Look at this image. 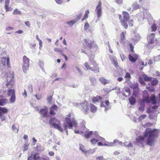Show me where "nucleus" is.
<instances>
[{
  "label": "nucleus",
  "instance_id": "nucleus-28",
  "mask_svg": "<svg viewBox=\"0 0 160 160\" xmlns=\"http://www.w3.org/2000/svg\"><path fill=\"white\" fill-rule=\"evenodd\" d=\"M8 102V100L6 98L0 99V105L3 106L5 105Z\"/></svg>",
  "mask_w": 160,
  "mask_h": 160
},
{
  "label": "nucleus",
  "instance_id": "nucleus-24",
  "mask_svg": "<svg viewBox=\"0 0 160 160\" xmlns=\"http://www.w3.org/2000/svg\"><path fill=\"white\" fill-rule=\"evenodd\" d=\"M102 99V97L100 96L97 95L96 97H93L92 98V100L93 103H95L96 102H99V100H101Z\"/></svg>",
  "mask_w": 160,
  "mask_h": 160
},
{
  "label": "nucleus",
  "instance_id": "nucleus-35",
  "mask_svg": "<svg viewBox=\"0 0 160 160\" xmlns=\"http://www.w3.org/2000/svg\"><path fill=\"white\" fill-rule=\"evenodd\" d=\"M151 84L152 86H154L156 85L158 82V80L156 78H154L151 80Z\"/></svg>",
  "mask_w": 160,
  "mask_h": 160
},
{
  "label": "nucleus",
  "instance_id": "nucleus-31",
  "mask_svg": "<svg viewBox=\"0 0 160 160\" xmlns=\"http://www.w3.org/2000/svg\"><path fill=\"white\" fill-rule=\"evenodd\" d=\"M129 100L131 105H134L136 102L135 99L132 96L129 99Z\"/></svg>",
  "mask_w": 160,
  "mask_h": 160
},
{
  "label": "nucleus",
  "instance_id": "nucleus-34",
  "mask_svg": "<svg viewBox=\"0 0 160 160\" xmlns=\"http://www.w3.org/2000/svg\"><path fill=\"white\" fill-rule=\"evenodd\" d=\"M130 87L131 88L133 89V90L139 88L137 83H134L131 85Z\"/></svg>",
  "mask_w": 160,
  "mask_h": 160
},
{
  "label": "nucleus",
  "instance_id": "nucleus-53",
  "mask_svg": "<svg viewBox=\"0 0 160 160\" xmlns=\"http://www.w3.org/2000/svg\"><path fill=\"white\" fill-rule=\"evenodd\" d=\"M96 159L99 160H105L103 156H99L97 157Z\"/></svg>",
  "mask_w": 160,
  "mask_h": 160
},
{
  "label": "nucleus",
  "instance_id": "nucleus-48",
  "mask_svg": "<svg viewBox=\"0 0 160 160\" xmlns=\"http://www.w3.org/2000/svg\"><path fill=\"white\" fill-rule=\"evenodd\" d=\"M23 151H26L27 150L28 148V146L27 144H25L23 145Z\"/></svg>",
  "mask_w": 160,
  "mask_h": 160
},
{
  "label": "nucleus",
  "instance_id": "nucleus-40",
  "mask_svg": "<svg viewBox=\"0 0 160 160\" xmlns=\"http://www.w3.org/2000/svg\"><path fill=\"white\" fill-rule=\"evenodd\" d=\"M141 39V37L139 34H136L135 35L134 40H139Z\"/></svg>",
  "mask_w": 160,
  "mask_h": 160
},
{
  "label": "nucleus",
  "instance_id": "nucleus-22",
  "mask_svg": "<svg viewBox=\"0 0 160 160\" xmlns=\"http://www.w3.org/2000/svg\"><path fill=\"white\" fill-rule=\"evenodd\" d=\"M99 80L101 83L104 85L109 83V81L108 80L106 79L103 77H100L99 79Z\"/></svg>",
  "mask_w": 160,
  "mask_h": 160
},
{
  "label": "nucleus",
  "instance_id": "nucleus-60",
  "mask_svg": "<svg viewBox=\"0 0 160 160\" xmlns=\"http://www.w3.org/2000/svg\"><path fill=\"white\" fill-rule=\"evenodd\" d=\"M66 66V64L65 63H64L63 64L61 68H62V69L65 68Z\"/></svg>",
  "mask_w": 160,
  "mask_h": 160
},
{
  "label": "nucleus",
  "instance_id": "nucleus-58",
  "mask_svg": "<svg viewBox=\"0 0 160 160\" xmlns=\"http://www.w3.org/2000/svg\"><path fill=\"white\" fill-rule=\"evenodd\" d=\"M6 30L8 31L10 30H13V28L11 27H8L6 28Z\"/></svg>",
  "mask_w": 160,
  "mask_h": 160
},
{
  "label": "nucleus",
  "instance_id": "nucleus-25",
  "mask_svg": "<svg viewBox=\"0 0 160 160\" xmlns=\"http://www.w3.org/2000/svg\"><path fill=\"white\" fill-rule=\"evenodd\" d=\"M90 111L91 112L94 113L97 111V108L93 104L90 103Z\"/></svg>",
  "mask_w": 160,
  "mask_h": 160
},
{
  "label": "nucleus",
  "instance_id": "nucleus-12",
  "mask_svg": "<svg viewBox=\"0 0 160 160\" xmlns=\"http://www.w3.org/2000/svg\"><path fill=\"white\" fill-rule=\"evenodd\" d=\"M7 95L8 96H11L10 101L11 103L14 102L16 100L15 92L14 89H9L8 91Z\"/></svg>",
  "mask_w": 160,
  "mask_h": 160
},
{
  "label": "nucleus",
  "instance_id": "nucleus-54",
  "mask_svg": "<svg viewBox=\"0 0 160 160\" xmlns=\"http://www.w3.org/2000/svg\"><path fill=\"white\" fill-rule=\"evenodd\" d=\"M25 25L28 28H30V23L29 21H27L25 22Z\"/></svg>",
  "mask_w": 160,
  "mask_h": 160
},
{
  "label": "nucleus",
  "instance_id": "nucleus-41",
  "mask_svg": "<svg viewBox=\"0 0 160 160\" xmlns=\"http://www.w3.org/2000/svg\"><path fill=\"white\" fill-rule=\"evenodd\" d=\"M98 141V140L95 138L91 139L90 140V142L91 143L93 144H95Z\"/></svg>",
  "mask_w": 160,
  "mask_h": 160
},
{
  "label": "nucleus",
  "instance_id": "nucleus-59",
  "mask_svg": "<svg viewBox=\"0 0 160 160\" xmlns=\"http://www.w3.org/2000/svg\"><path fill=\"white\" fill-rule=\"evenodd\" d=\"M23 96L24 97H26L27 96V93L26 91L24 90V92L23 93Z\"/></svg>",
  "mask_w": 160,
  "mask_h": 160
},
{
  "label": "nucleus",
  "instance_id": "nucleus-15",
  "mask_svg": "<svg viewBox=\"0 0 160 160\" xmlns=\"http://www.w3.org/2000/svg\"><path fill=\"white\" fill-rule=\"evenodd\" d=\"M8 110L7 108L4 107H0V118L1 121H3L5 120V117L3 115V113L6 114Z\"/></svg>",
  "mask_w": 160,
  "mask_h": 160
},
{
  "label": "nucleus",
  "instance_id": "nucleus-50",
  "mask_svg": "<svg viewBox=\"0 0 160 160\" xmlns=\"http://www.w3.org/2000/svg\"><path fill=\"white\" fill-rule=\"evenodd\" d=\"M74 132L76 134H82L84 133L83 131H79L78 130H74Z\"/></svg>",
  "mask_w": 160,
  "mask_h": 160
},
{
  "label": "nucleus",
  "instance_id": "nucleus-3",
  "mask_svg": "<svg viewBox=\"0 0 160 160\" xmlns=\"http://www.w3.org/2000/svg\"><path fill=\"white\" fill-rule=\"evenodd\" d=\"M77 123L74 119H71V115L69 114L68 117H66L64 122L63 128L65 130H67L68 128L72 129L73 126L76 127Z\"/></svg>",
  "mask_w": 160,
  "mask_h": 160
},
{
  "label": "nucleus",
  "instance_id": "nucleus-6",
  "mask_svg": "<svg viewBox=\"0 0 160 160\" xmlns=\"http://www.w3.org/2000/svg\"><path fill=\"white\" fill-rule=\"evenodd\" d=\"M136 17L138 20L141 21L144 18L147 19H150L151 18V16L147 10L143 9L142 13L140 12L138 13Z\"/></svg>",
  "mask_w": 160,
  "mask_h": 160
},
{
  "label": "nucleus",
  "instance_id": "nucleus-16",
  "mask_svg": "<svg viewBox=\"0 0 160 160\" xmlns=\"http://www.w3.org/2000/svg\"><path fill=\"white\" fill-rule=\"evenodd\" d=\"M84 131H83L84 133V137L86 139L89 138L90 136L93 133V132L92 131H89V130L86 128L85 126L83 127Z\"/></svg>",
  "mask_w": 160,
  "mask_h": 160
},
{
  "label": "nucleus",
  "instance_id": "nucleus-57",
  "mask_svg": "<svg viewBox=\"0 0 160 160\" xmlns=\"http://www.w3.org/2000/svg\"><path fill=\"white\" fill-rule=\"evenodd\" d=\"M121 40H123L124 39V34L123 32H122L121 34Z\"/></svg>",
  "mask_w": 160,
  "mask_h": 160
},
{
  "label": "nucleus",
  "instance_id": "nucleus-51",
  "mask_svg": "<svg viewBox=\"0 0 160 160\" xmlns=\"http://www.w3.org/2000/svg\"><path fill=\"white\" fill-rule=\"evenodd\" d=\"M56 2L58 4H61L63 2L64 0H55Z\"/></svg>",
  "mask_w": 160,
  "mask_h": 160
},
{
  "label": "nucleus",
  "instance_id": "nucleus-19",
  "mask_svg": "<svg viewBox=\"0 0 160 160\" xmlns=\"http://www.w3.org/2000/svg\"><path fill=\"white\" fill-rule=\"evenodd\" d=\"M131 94V91L129 88L128 87H125L123 89L122 94L125 96H129Z\"/></svg>",
  "mask_w": 160,
  "mask_h": 160
},
{
  "label": "nucleus",
  "instance_id": "nucleus-14",
  "mask_svg": "<svg viewBox=\"0 0 160 160\" xmlns=\"http://www.w3.org/2000/svg\"><path fill=\"white\" fill-rule=\"evenodd\" d=\"M48 108L47 107H44L43 108H41L39 111L38 113L43 118H46L48 116Z\"/></svg>",
  "mask_w": 160,
  "mask_h": 160
},
{
  "label": "nucleus",
  "instance_id": "nucleus-64",
  "mask_svg": "<svg viewBox=\"0 0 160 160\" xmlns=\"http://www.w3.org/2000/svg\"><path fill=\"white\" fill-rule=\"evenodd\" d=\"M144 109V106H141L139 108V109L142 111H143Z\"/></svg>",
  "mask_w": 160,
  "mask_h": 160
},
{
  "label": "nucleus",
  "instance_id": "nucleus-33",
  "mask_svg": "<svg viewBox=\"0 0 160 160\" xmlns=\"http://www.w3.org/2000/svg\"><path fill=\"white\" fill-rule=\"evenodd\" d=\"M18 128L19 127L15 124H13L12 126V130L16 132H18Z\"/></svg>",
  "mask_w": 160,
  "mask_h": 160
},
{
  "label": "nucleus",
  "instance_id": "nucleus-9",
  "mask_svg": "<svg viewBox=\"0 0 160 160\" xmlns=\"http://www.w3.org/2000/svg\"><path fill=\"white\" fill-rule=\"evenodd\" d=\"M7 76L6 77L7 83L6 85L7 88H11L14 83V81L13 80L14 75L10 73H7Z\"/></svg>",
  "mask_w": 160,
  "mask_h": 160
},
{
  "label": "nucleus",
  "instance_id": "nucleus-27",
  "mask_svg": "<svg viewBox=\"0 0 160 160\" xmlns=\"http://www.w3.org/2000/svg\"><path fill=\"white\" fill-rule=\"evenodd\" d=\"M143 78L145 81H151L153 78L151 77H148L147 75H144L143 76Z\"/></svg>",
  "mask_w": 160,
  "mask_h": 160
},
{
  "label": "nucleus",
  "instance_id": "nucleus-37",
  "mask_svg": "<svg viewBox=\"0 0 160 160\" xmlns=\"http://www.w3.org/2000/svg\"><path fill=\"white\" fill-rule=\"evenodd\" d=\"M13 15H21V12L19 11L18 9H16L13 11L12 13Z\"/></svg>",
  "mask_w": 160,
  "mask_h": 160
},
{
  "label": "nucleus",
  "instance_id": "nucleus-4",
  "mask_svg": "<svg viewBox=\"0 0 160 160\" xmlns=\"http://www.w3.org/2000/svg\"><path fill=\"white\" fill-rule=\"evenodd\" d=\"M122 13L124 20H120L122 25L124 27L125 29H127L128 27L127 22H128L129 26L131 27L132 26L133 24L132 22L133 21L132 19L129 20V15L128 13L126 11H123Z\"/></svg>",
  "mask_w": 160,
  "mask_h": 160
},
{
  "label": "nucleus",
  "instance_id": "nucleus-30",
  "mask_svg": "<svg viewBox=\"0 0 160 160\" xmlns=\"http://www.w3.org/2000/svg\"><path fill=\"white\" fill-rule=\"evenodd\" d=\"M89 11L88 10H87L86 11L84 16L82 18V21H84L88 18V15L89 14Z\"/></svg>",
  "mask_w": 160,
  "mask_h": 160
},
{
  "label": "nucleus",
  "instance_id": "nucleus-63",
  "mask_svg": "<svg viewBox=\"0 0 160 160\" xmlns=\"http://www.w3.org/2000/svg\"><path fill=\"white\" fill-rule=\"evenodd\" d=\"M122 80L123 78L121 77H119L117 78V80L119 82H121L122 81Z\"/></svg>",
  "mask_w": 160,
  "mask_h": 160
},
{
  "label": "nucleus",
  "instance_id": "nucleus-49",
  "mask_svg": "<svg viewBox=\"0 0 160 160\" xmlns=\"http://www.w3.org/2000/svg\"><path fill=\"white\" fill-rule=\"evenodd\" d=\"M5 8L6 9V12L10 11L12 10V8L10 7H9L8 6H7V7H5Z\"/></svg>",
  "mask_w": 160,
  "mask_h": 160
},
{
  "label": "nucleus",
  "instance_id": "nucleus-46",
  "mask_svg": "<svg viewBox=\"0 0 160 160\" xmlns=\"http://www.w3.org/2000/svg\"><path fill=\"white\" fill-rule=\"evenodd\" d=\"M151 28L152 31H155L157 29V27L155 24H153Z\"/></svg>",
  "mask_w": 160,
  "mask_h": 160
},
{
  "label": "nucleus",
  "instance_id": "nucleus-7",
  "mask_svg": "<svg viewBox=\"0 0 160 160\" xmlns=\"http://www.w3.org/2000/svg\"><path fill=\"white\" fill-rule=\"evenodd\" d=\"M49 123L55 128L58 129L61 132H63V129L60 126V121L57 118H50L49 120Z\"/></svg>",
  "mask_w": 160,
  "mask_h": 160
},
{
  "label": "nucleus",
  "instance_id": "nucleus-20",
  "mask_svg": "<svg viewBox=\"0 0 160 160\" xmlns=\"http://www.w3.org/2000/svg\"><path fill=\"white\" fill-rule=\"evenodd\" d=\"M58 108V106L56 105H53L50 108V114L52 115H55L56 114L55 112L57 111Z\"/></svg>",
  "mask_w": 160,
  "mask_h": 160
},
{
  "label": "nucleus",
  "instance_id": "nucleus-38",
  "mask_svg": "<svg viewBox=\"0 0 160 160\" xmlns=\"http://www.w3.org/2000/svg\"><path fill=\"white\" fill-rule=\"evenodd\" d=\"M146 88L147 89L149 92H154L155 90L153 88L147 87Z\"/></svg>",
  "mask_w": 160,
  "mask_h": 160
},
{
  "label": "nucleus",
  "instance_id": "nucleus-1",
  "mask_svg": "<svg viewBox=\"0 0 160 160\" xmlns=\"http://www.w3.org/2000/svg\"><path fill=\"white\" fill-rule=\"evenodd\" d=\"M158 132L155 129L152 130L149 128H147L144 132L143 136H140L136 138V140L138 143H142L145 138L148 136L147 139V144L152 146L154 142L155 139L157 138Z\"/></svg>",
  "mask_w": 160,
  "mask_h": 160
},
{
  "label": "nucleus",
  "instance_id": "nucleus-10",
  "mask_svg": "<svg viewBox=\"0 0 160 160\" xmlns=\"http://www.w3.org/2000/svg\"><path fill=\"white\" fill-rule=\"evenodd\" d=\"M88 41H85V43L83 44L82 47L81 52L86 54V52L94 47L93 43L91 41L90 42Z\"/></svg>",
  "mask_w": 160,
  "mask_h": 160
},
{
  "label": "nucleus",
  "instance_id": "nucleus-11",
  "mask_svg": "<svg viewBox=\"0 0 160 160\" xmlns=\"http://www.w3.org/2000/svg\"><path fill=\"white\" fill-rule=\"evenodd\" d=\"M102 3L99 1L95 9V12L96 13L97 19L95 22H97L100 20V18L102 15V7L101 6Z\"/></svg>",
  "mask_w": 160,
  "mask_h": 160
},
{
  "label": "nucleus",
  "instance_id": "nucleus-8",
  "mask_svg": "<svg viewBox=\"0 0 160 160\" xmlns=\"http://www.w3.org/2000/svg\"><path fill=\"white\" fill-rule=\"evenodd\" d=\"M22 59L23 65L22 66V69L24 73H26L27 71L29 69L30 66V59L26 56L24 55L23 56Z\"/></svg>",
  "mask_w": 160,
  "mask_h": 160
},
{
  "label": "nucleus",
  "instance_id": "nucleus-36",
  "mask_svg": "<svg viewBox=\"0 0 160 160\" xmlns=\"http://www.w3.org/2000/svg\"><path fill=\"white\" fill-rule=\"evenodd\" d=\"M154 34L153 33H152L148 36V40H153L154 39Z\"/></svg>",
  "mask_w": 160,
  "mask_h": 160
},
{
  "label": "nucleus",
  "instance_id": "nucleus-17",
  "mask_svg": "<svg viewBox=\"0 0 160 160\" xmlns=\"http://www.w3.org/2000/svg\"><path fill=\"white\" fill-rule=\"evenodd\" d=\"M2 63L4 66L7 65L8 67H10L9 58L8 57H3L1 58Z\"/></svg>",
  "mask_w": 160,
  "mask_h": 160
},
{
  "label": "nucleus",
  "instance_id": "nucleus-23",
  "mask_svg": "<svg viewBox=\"0 0 160 160\" xmlns=\"http://www.w3.org/2000/svg\"><path fill=\"white\" fill-rule=\"evenodd\" d=\"M84 30L87 32H92L91 29L90 28V26L87 22L85 24Z\"/></svg>",
  "mask_w": 160,
  "mask_h": 160
},
{
  "label": "nucleus",
  "instance_id": "nucleus-21",
  "mask_svg": "<svg viewBox=\"0 0 160 160\" xmlns=\"http://www.w3.org/2000/svg\"><path fill=\"white\" fill-rule=\"evenodd\" d=\"M128 58L129 60L132 62H136L138 58V56L136 54H134L131 55L129 54L128 55Z\"/></svg>",
  "mask_w": 160,
  "mask_h": 160
},
{
  "label": "nucleus",
  "instance_id": "nucleus-29",
  "mask_svg": "<svg viewBox=\"0 0 160 160\" xmlns=\"http://www.w3.org/2000/svg\"><path fill=\"white\" fill-rule=\"evenodd\" d=\"M132 7L133 10H137L140 8V6L139 4L136 3L134 2L132 5Z\"/></svg>",
  "mask_w": 160,
  "mask_h": 160
},
{
  "label": "nucleus",
  "instance_id": "nucleus-61",
  "mask_svg": "<svg viewBox=\"0 0 160 160\" xmlns=\"http://www.w3.org/2000/svg\"><path fill=\"white\" fill-rule=\"evenodd\" d=\"M49 154L51 156H53L54 155V152L52 151L49 152Z\"/></svg>",
  "mask_w": 160,
  "mask_h": 160
},
{
  "label": "nucleus",
  "instance_id": "nucleus-52",
  "mask_svg": "<svg viewBox=\"0 0 160 160\" xmlns=\"http://www.w3.org/2000/svg\"><path fill=\"white\" fill-rule=\"evenodd\" d=\"M139 83L142 85H145L146 83L142 80V79L139 78Z\"/></svg>",
  "mask_w": 160,
  "mask_h": 160
},
{
  "label": "nucleus",
  "instance_id": "nucleus-5",
  "mask_svg": "<svg viewBox=\"0 0 160 160\" xmlns=\"http://www.w3.org/2000/svg\"><path fill=\"white\" fill-rule=\"evenodd\" d=\"M143 102L147 103L151 102L152 104L156 103V98L154 94H152L149 98V95L147 90H144L143 92Z\"/></svg>",
  "mask_w": 160,
  "mask_h": 160
},
{
  "label": "nucleus",
  "instance_id": "nucleus-62",
  "mask_svg": "<svg viewBox=\"0 0 160 160\" xmlns=\"http://www.w3.org/2000/svg\"><path fill=\"white\" fill-rule=\"evenodd\" d=\"M105 103L107 105V106H108L110 105V102L108 100H107L105 101Z\"/></svg>",
  "mask_w": 160,
  "mask_h": 160
},
{
  "label": "nucleus",
  "instance_id": "nucleus-44",
  "mask_svg": "<svg viewBox=\"0 0 160 160\" xmlns=\"http://www.w3.org/2000/svg\"><path fill=\"white\" fill-rule=\"evenodd\" d=\"M146 117V115L145 114H143L141 115L139 117V121L142 120V119H145Z\"/></svg>",
  "mask_w": 160,
  "mask_h": 160
},
{
  "label": "nucleus",
  "instance_id": "nucleus-13",
  "mask_svg": "<svg viewBox=\"0 0 160 160\" xmlns=\"http://www.w3.org/2000/svg\"><path fill=\"white\" fill-rule=\"evenodd\" d=\"M82 110L85 114H87L88 113L89 108L88 101L86 100L81 103Z\"/></svg>",
  "mask_w": 160,
  "mask_h": 160
},
{
  "label": "nucleus",
  "instance_id": "nucleus-45",
  "mask_svg": "<svg viewBox=\"0 0 160 160\" xmlns=\"http://www.w3.org/2000/svg\"><path fill=\"white\" fill-rule=\"evenodd\" d=\"M124 78H128L129 79H130L131 78V76L130 74L128 72H127Z\"/></svg>",
  "mask_w": 160,
  "mask_h": 160
},
{
  "label": "nucleus",
  "instance_id": "nucleus-43",
  "mask_svg": "<svg viewBox=\"0 0 160 160\" xmlns=\"http://www.w3.org/2000/svg\"><path fill=\"white\" fill-rule=\"evenodd\" d=\"M79 149L81 150L82 151L85 152L86 151H85V147L82 144H80V145Z\"/></svg>",
  "mask_w": 160,
  "mask_h": 160
},
{
  "label": "nucleus",
  "instance_id": "nucleus-42",
  "mask_svg": "<svg viewBox=\"0 0 160 160\" xmlns=\"http://www.w3.org/2000/svg\"><path fill=\"white\" fill-rule=\"evenodd\" d=\"M128 46L129 47L131 51L132 52H134V47L133 46L132 44L131 43H129L128 44Z\"/></svg>",
  "mask_w": 160,
  "mask_h": 160
},
{
  "label": "nucleus",
  "instance_id": "nucleus-32",
  "mask_svg": "<svg viewBox=\"0 0 160 160\" xmlns=\"http://www.w3.org/2000/svg\"><path fill=\"white\" fill-rule=\"evenodd\" d=\"M139 88L137 89L136 90H133L132 95L133 96L136 97L138 96L139 93Z\"/></svg>",
  "mask_w": 160,
  "mask_h": 160
},
{
  "label": "nucleus",
  "instance_id": "nucleus-56",
  "mask_svg": "<svg viewBox=\"0 0 160 160\" xmlns=\"http://www.w3.org/2000/svg\"><path fill=\"white\" fill-rule=\"evenodd\" d=\"M116 2L117 3L120 4L122 3V0H115Z\"/></svg>",
  "mask_w": 160,
  "mask_h": 160
},
{
  "label": "nucleus",
  "instance_id": "nucleus-2",
  "mask_svg": "<svg viewBox=\"0 0 160 160\" xmlns=\"http://www.w3.org/2000/svg\"><path fill=\"white\" fill-rule=\"evenodd\" d=\"M94 57L90 56L89 58V63L86 62L84 64V66L88 70H90L96 72H99L98 64L94 60Z\"/></svg>",
  "mask_w": 160,
  "mask_h": 160
},
{
  "label": "nucleus",
  "instance_id": "nucleus-55",
  "mask_svg": "<svg viewBox=\"0 0 160 160\" xmlns=\"http://www.w3.org/2000/svg\"><path fill=\"white\" fill-rule=\"evenodd\" d=\"M9 2V0H5V7H7V6H8Z\"/></svg>",
  "mask_w": 160,
  "mask_h": 160
},
{
  "label": "nucleus",
  "instance_id": "nucleus-39",
  "mask_svg": "<svg viewBox=\"0 0 160 160\" xmlns=\"http://www.w3.org/2000/svg\"><path fill=\"white\" fill-rule=\"evenodd\" d=\"M38 154L36 153L33 156V159L34 160H38L40 158V157L38 156H37Z\"/></svg>",
  "mask_w": 160,
  "mask_h": 160
},
{
  "label": "nucleus",
  "instance_id": "nucleus-47",
  "mask_svg": "<svg viewBox=\"0 0 160 160\" xmlns=\"http://www.w3.org/2000/svg\"><path fill=\"white\" fill-rule=\"evenodd\" d=\"M52 95L48 97L47 98V100L49 102H52Z\"/></svg>",
  "mask_w": 160,
  "mask_h": 160
},
{
  "label": "nucleus",
  "instance_id": "nucleus-18",
  "mask_svg": "<svg viewBox=\"0 0 160 160\" xmlns=\"http://www.w3.org/2000/svg\"><path fill=\"white\" fill-rule=\"evenodd\" d=\"M100 141H101L102 143L104 144V145L108 146H112L114 145V143L116 142V140H114V143L108 142L106 141L104 138L101 137L100 138Z\"/></svg>",
  "mask_w": 160,
  "mask_h": 160
},
{
  "label": "nucleus",
  "instance_id": "nucleus-26",
  "mask_svg": "<svg viewBox=\"0 0 160 160\" xmlns=\"http://www.w3.org/2000/svg\"><path fill=\"white\" fill-rule=\"evenodd\" d=\"M79 19V18L75 19L72 20L69 22H67L66 23L68 24L70 27H72L78 21Z\"/></svg>",
  "mask_w": 160,
  "mask_h": 160
}]
</instances>
